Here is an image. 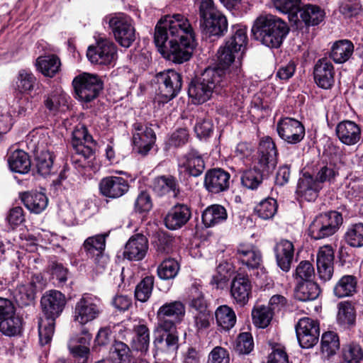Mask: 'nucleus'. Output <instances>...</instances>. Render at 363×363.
<instances>
[{"instance_id": "nucleus-1", "label": "nucleus", "mask_w": 363, "mask_h": 363, "mask_svg": "<svg viewBox=\"0 0 363 363\" xmlns=\"http://www.w3.org/2000/svg\"><path fill=\"white\" fill-rule=\"evenodd\" d=\"M154 41L164 58L177 64L189 60L197 45L191 24L181 14L161 18L155 27Z\"/></svg>"}, {"instance_id": "nucleus-2", "label": "nucleus", "mask_w": 363, "mask_h": 363, "mask_svg": "<svg viewBox=\"0 0 363 363\" xmlns=\"http://www.w3.org/2000/svg\"><path fill=\"white\" fill-rule=\"evenodd\" d=\"M232 35L225 41L217 52L218 67L231 80L242 78L241 58L247 43L246 28L240 26L233 27Z\"/></svg>"}, {"instance_id": "nucleus-3", "label": "nucleus", "mask_w": 363, "mask_h": 363, "mask_svg": "<svg viewBox=\"0 0 363 363\" xmlns=\"http://www.w3.org/2000/svg\"><path fill=\"white\" fill-rule=\"evenodd\" d=\"M231 90L230 83L220 69H206L200 77L191 81L188 95L194 104H202L211 98L213 91L228 95Z\"/></svg>"}, {"instance_id": "nucleus-4", "label": "nucleus", "mask_w": 363, "mask_h": 363, "mask_svg": "<svg viewBox=\"0 0 363 363\" xmlns=\"http://www.w3.org/2000/svg\"><path fill=\"white\" fill-rule=\"evenodd\" d=\"M66 303L65 296L57 290H50L42 296L40 305L45 319L38 323L39 342L42 346L52 340L55 320L61 315Z\"/></svg>"}, {"instance_id": "nucleus-5", "label": "nucleus", "mask_w": 363, "mask_h": 363, "mask_svg": "<svg viewBox=\"0 0 363 363\" xmlns=\"http://www.w3.org/2000/svg\"><path fill=\"white\" fill-rule=\"evenodd\" d=\"M289 31L286 22L270 14L257 18L252 28L254 38L271 48H279Z\"/></svg>"}, {"instance_id": "nucleus-6", "label": "nucleus", "mask_w": 363, "mask_h": 363, "mask_svg": "<svg viewBox=\"0 0 363 363\" xmlns=\"http://www.w3.org/2000/svg\"><path fill=\"white\" fill-rule=\"evenodd\" d=\"M343 223L340 213L330 211L315 217L308 229V235L315 240H323L335 235Z\"/></svg>"}, {"instance_id": "nucleus-7", "label": "nucleus", "mask_w": 363, "mask_h": 363, "mask_svg": "<svg viewBox=\"0 0 363 363\" xmlns=\"http://www.w3.org/2000/svg\"><path fill=\"white\" fill-rule=\"evenodd\" d=\"M74 97L82 102L88 103L98 97L104 84L96 74L83 72L72 80Z\"/></svg>"}, {"instance_id": "nucleus-8", "label": "nucleus", "mask_w": 363, "mask_h": 363, "mask_svg": "<svg viewBox=\"0 0 363 363\" xmlns=\"http://www.w3.org/2000/svg\"><path fill=\"white\" fill-rule=\"evenodd\" d=\"M116 40L123 47L129 48L135 40V29L133 19L118 13L106 17Z\"/></svg>"}, {"instance_id": "nucleus-9", "label": "nucleus", "mask_w": 363, "mask_h": 363, "mask_svg": "<svg viewBox=\"0 0 363 363\" xmlns=\"http://www.w3.org/2000/svg\"><path fill=\"white\" fill-rule=\"evenodd\" d=\"M155 81L157 85V95L163 102L175 97L182 88V77L173 69H167L155 75Z\"/></svg>"}, {"instance_id": "nucleus-10", "label": "nucleus", "mask_w": 363, "mask_h": 363, "mask_svg": "<svg viewBox=\"0 0 363 363\" xmlns=\"http://www.w3.org/2000/svg\"><path fill=\"white\" fill-rule=\"evenodd\" d=\"M154 357L167 356L176 353L179 348V335L177 328H164L157 325V335L153 340Z\"/></svg>"}, {"instance_id": "nucleus-11", "label": "nucleus", "mask_w": 363, "mask_h": 363, "mask_svg": "<svg viewBox=\"0 0 363 363\" xmlns=\"http://www.w3.org/2000/svg\"><path fill=\"white\" fill-rule=\"evenodd\" d=\"M296 337L301 347L311 349L316 345L320 337V323L317 320L304 317L295 325Z\"/></svg>"}, {"instance_id": "nucleus-12", "label": "nucleus", "mask_w": 363, "mask_h": 363, "mask_svg": "<svg viewBox=\"0 0 363 363\" xmlns=\"http://www.w3.org/2000/svg\"><path fill=\"white\" fill-rule=\"evenodd\" d=\"M86 56L92 64L110 65L116 59V46L110 40L101 38L88 48Z\"/></svg>"}, {"instance_id": "nucleus-13", "label": "nucleus", "mask_w": 363, "mask_h": 363, "mask_svg": "<svg viewBox=\"0 0 363 363\" xmlns=\"http://www.w3.org/2000/svg\"><path fill=\"white\" fill-rule=\"evenodd\" d=\"M185 313V306L181 301L165 303L157 312V325L164 328H177V324L182 321Z\"/></svg>"}, {"instance_id": "nucleus-14", "label": "nucleus", "mask_w": 363, "mask_h": 363, "mask_svg": "<svg viewBox=\"0 0 363 363\" xmlns=\"http://www.w3.org/2000/svg\"><path fill=\"white\" fill-rule=\"evenodd\" d=\"M135 133H133V150L142 156H146L156 141L155 131L147 125L136 122L133 125Z\"/></svg>"}, {"instance_id": "nucleus-15", "label": "nucleus", "mask_w": 363, "mask_h": 363, "mask_svg": "<svg viewBox=\"0 0 363 363\" xmlns=\"http://www.w3.org/2000/svg\"><path fill=\"white\" fill-rule=\"evenodd\" d=\"M279 136L289 144L300 143L305 136L303 124L293 118L285 117L281 119L277 125Z\"/></svg>"}, {"instance_id": "nucleus-16", "label": "nucleus", "mask_w": 363, "mask_h": 363, "mask_svg": "<svg viewBox=\"0 0 363 363\" xmlns=\"http://www.w3.org/2000/svg\"><path fill=\"white\" fill-rule=\"evenodd\" d=\"M257 167L267 174L272 172L277 166L278 152L273 140L267 136L263 138L258 150Z\"/></svg>"}, {"instance_id": "nucleus-17", "label": "nucleus", "mask_w": 363, "mask_h": 363, "mask_svg": "<svg viewBox=\"0 0 363 363\" xmlns=\"http://www.w3.org/2000/svg\"><path fill=\"white\" fill-rule=\"evenodd\" d=\"M334 250L331 245L320 247L317 253L316 265L319 279L325 283L333 278L334 274Z\"/></svg>"}, {"instance_id": "nucleus-18", "label": "nucleus", "mask_w": 363, "mask_h": 363, "mask_svg": "<svg viewBox=\"0 0 363 363\" xmlns=\"http://www.w3.org/2000/svg\"><path fill=\"white\" fill-rule=\"evenodd\" d=\"M108 233L98 234L87 238L84 243L83 247L89 257L94 258L96 264L105 267L107 257L104 255L106 248V240Z\"/></svg>"}, {"instance_id": "nucleus-19", "label": "nucleus", "mask_w": 363, "mask_h": 363, "mask_svg": "<svg viewBox=\"0 0 363 363\" xmlns=\"http://www.w3.org/2000/svg\"><path fill=\"white\" fill-rule=\"evenodd\" d=\"M128 182L123 177L109 176L103 178L99 184L100 194L109 199H118L129 190Z\"/></svg>"}, {"instance_id": "nucleus-20", "label": "nucleus", "mask_w": 363, "mask_h": 363, "mask_svg": "<svg viewBox=\"0 0 363 363\" xmlns=\"http://www.w3.org/2000/svg\"><path fill=\"white\" fill-rule=\"evenodd\" d=\"M230 183V173L223 169L215 168L206 172L203 185L208 192L216 194L227 191Z\"/></svg>"}, {"instance_id": "nucleus-21", "label": "nucleus", "mask_w": 363, "mask_h": 363, "mask_svg": "<svg viewBox=\"0 0 363 363\" xmlns=\"http://www.w3.org/2000/svg\"><path fill=\"white\" fill-rule=\"evenodd\" d=\"M191 218V208L186 204L177 203L167 212L164 218L165 227L176 230L184 227Z\"/></svg>"}, {"instance_id": "nucleus-22", "label": "nucleus", "mask_w": 363, "mask_h": 363, "mask_svg": "<svg viewBox=\"0 0 363 363\" xmlns=\"http://www.w3.org/2000/svg\"><path fill=\"white\" fill-rule=\"evenodd\" d=\"M89 142L92 143L93 138L88 133L87 129L84 126L74 129L72 133L71 145L74 154L82 157L84 159V162L91 158L94 154L92 147L85 144Z\"/></svg>"}, {"instance_id": "nucleus-23", "label": "nucleus", "mask_w": 363, "mask_h": 363, "mask_svg": "<svg viewBox=\"0 0 363 363\" xmlns=\"http://www.w3.org/2000/svg\"><path fill=\"white\" fill-rule=\"evenodd\" d=\"M252 283L247 275L236 274L230 284V294L237 304L245 306L252 293Z\"/></svg>"}, {"instance_id": "nucleus-24", "label": "nucleus", "mask_w": 363, "mask_h": 363, "mask_svg": "<svg viewBox=\"0 0 363 363\" xmlns=\"http://www.w3.org/2000/svg\"><path fill=\"white\" fill-rule=\"evenodd\" d=\"M316 84L325 89H330L335 82V69L332 62L327 58L319 59L313 69Z\"/></svg>"}, {"instance_id": "nucleus-25", "label": "nucleus", "mask_w": 363, "mask_h": 363, "mask_svg": "<svg viewBox=\"0 0 363 363\" xmlns=\"http://www.w3.org/2000/svg\"><path fill=\"white\" fill-rule=\"evenodd\" d=\"M100 313L99 306L93 301L91 298L83 296L75 305L74 319L84 325L96 319Z\"/></svg>"}, {"instance_id": "nucleus-26", "label": "nucleus", "mask_w": 363, "mask_h": 363, "mask_svg": "<svg viewBox=\"0 0 363 363\" xmlns=\"http://www.w3.org/2000/svg\"><path fill=\"white\" fill-rule=\"evenodd\" d=\"M148 250L147 238L142 234L132 236L125 244L123 257L130 261H140Z\"/></svg>"}, {"instance_id": "nucleus-27", "label": "nucleus", "mask_w": 363, "mask_h": 363, "mask_svg": "<svg viewBox=\"0 0 363 363\" xmlns=\"http://www.w3.org/2000/svg\"><path fill=\"white\" fill-rule=\"evenodd\" d=\"M277 266L285 272H288L294 259L295 248L292 242L281 240L274 247Z\"/></svg>"}, {"instance_id": "nucleus-28", "label": "nucleus", "mask_w": 363, "mask_h": 363, "mask_svg": "<svg viewBox=\"0 0 363 363\" xmlns=\"http://www.w3.org/2000/svg\"><path fill=\"white\" fill-rule=\"evenodd\" d=\"M323 185L319 184L315 178L309 172H305L299 178L296 193L308 201H315Z\"/></svg>"}, {"instance_id": "nucleus-29", "label": "nucleus", "mask_w": 363, "mask_h": 363, "mask_svg": "<svg viewBox=\"0 0 363 363\" xmlns=\"http://www.w3.org/2000/svg\"><path fill=\"white\" fill-rule=\"evenodd\" d=\"M336 135L344 145L350 146L356 145L361 139V128L353 121H342L335 128Z\"/></svg>"}, {"instance_id": "nucleus-30", "label": "nucleus", "mask_w": 363, "mask_h": 363, "mask_svg": "<svg viewBox=\"0 0 363 363\" xmlns=\"http://www.w3.org/2000/svg\"><path fill=\"white\" fill-rule=\"evenodd\" d=\"M152 187L153 191L160 196L172 194L173 198L177 199L181 193L178 180L170 174L155 177L152 181Z\"/></svg>"}, {"instance_id": "nucleus-31", "label": "nucleus", "mask_w": 363, "mask_h": 363, "mask_svg": "<svg viewBox=\"0 0 363 363\" xmlns=\"http://www.w3.org/2000/svg\"><path fill=\"white\" fill-rule=\"evenodd\" d=\"M236 256L242 264L249 269H258L262 262L261 252L251 245L240 244L237 247Z\"/></svg>"}, {"instance_id": "nucleus-32", "label": "nucleus", "mask_w": 363, "mask_h": 363, "mask_svg": "<svg viewBox=\"0 0 363 363\" xmlns=\"http://www.w3.org/2000/svg\"><path fill=\"white\" fill-rule=\"evenodd\" d=\"M92 338L88 330H83L79 335L70 339L69 350L76 357L83 359L82 363H85L90 353L89 345Z\"/></svg>"}, {"instance_id": "nucleus-33", "label": "nucleus", "mask_w": 363, "mask_h": 363, "mask_svg": "<svg viewBox=\"0 0 363 363\" xmlns=\"http://www.w3.org/2000/svg\"><path fill=\"white\" fill-rule=\"evenodd\" d=\"M203 32L210 36L221 37L228 30V21L221 13L200 23Z\"/></svg>"}, {"instance_id": "nucleus-34", "label": "nucleus", "mask_w": 363, "mask_h": 363, "mask_svg": "<svg viewBox=\"0 0 363 363\" xmlns=\"http://www.w3.org/2000/svg\"><path fill=\"white\" fill-rule=\"evenodd\" d=\"M134 334L132 340V347L134 350L146 354L149 351L150 333L145 324H137L133 327Z\"/></svg>"}, {"instance_id": "nucleus-35", "label": "nucleus", "mask_w": 363, "mask_h": 363, "mask_svg": "<svg viewBox=\"0 0 363 363\" xmlns=\"http://www.w3.org/2000/svg\"><path fill=\"white\" fill-rule=\"evenodd\" d=\"M302 21L307 26H314L321 23L325 13L319 6L314 4H304L298 9Z\"/></svg>"}, {"instance_id": "nucleus-36", "label": "nucleus", "mask_w": 363, "mask_h": 363, "mask_svg": "<svg viewBox=\"0 0 363 363\" xmlns=\"http://www.w3.org/2000/svg\"><path fill=\"white\" fill-rule=\"evenodd\" d=\"M357 291V279L354 275H343L333 287V295L338 298L352 296Z\"/></svg>"}, {"instance_id": "nucleus-37", "label": "nucleus", "mask_w": 363, "mask_h": 363, "mask_svg": "<svg viewBox=\"0 0 363 363\" xmlns=\"http://www.w3.org/2000/svg\"><path fill=\"white\" fill-rule=\"evenodd\" d=\"M182 166L185 168L189 175L195 177L200 176L205 169L204 161L196 150H191L184 155Z\"/></svg>"}, {"instance_id": "nucleus-38", "label": "nucleus", "mask_w": 363, "mask_h": 363, "mask_svg": "<svg viewBox=\"0 0 363 363\" xmlns=\"http://www.w3.org/2000/svg\"><path fill=\"white\" fill-rule=\"evenodd\" d=\"M21 199L24 206L30 212L37 214L44 211L48 203L47 196L37 191L24 192L21 194Z\"/></svg>"}, {"instance_id": "nucleus-39", "label": "nucleus", "mask_w": 363, "mask_h": 363, "mask_svg": "<svg viewBox=\"0 0 363 363\" xmlns=\"http://www.w3.org/2000/svg\"><path fill=\"white\" fill-rule=\"evenodd\" d=\"M8 164L12 172L26 174L30 170L31 162L27 152L21 150L13 152L8 158Z\"/></svg>"}, {"instance_id": "nucleus-40", "label": "nucleus", "mask_w": 363, "mask_h": 363, "mask_svg": "<svg viewBox=\"0 0 363 363\" xmlns=\"http://www.w3.org/2000/svg\"><path fill=\"white\" fill-rule=\"evenodd\" d=\"M225 208L221 205L214 204L206 208L202 213V221L206 227H212L227 219Z\"/></svg>"}, {"instance_id": "nucleus-41", "label": "nucleus", "mask_w": 363, "mask_h": 363, "mask_svg": "<svg viewBox=\"0 0 363 363\" xmlns=\"http://www.w3.org/2000/svg\"><path fill=\"white\" fill-rule=\"evenodd\" d=\"M320 294L318 284L314 281H300L295 288V298L301 301L316 299Z\"/></svg>"}, {"instance_id": "nucleus-42", "label": "nucleus", "mask_w": 363, "mask_h": 363, "mask_svg": "<svg viewBox=\"0 0 363 363\" xmlns=\"http://www.w3.org/2000/svg\"><path fill=\"white\" fill-rule=\"evenodd\" d=\"M133 358V352L125 342L115 340L109 350L108 359L116 363H130Z\"/></svg>"}, {"instance_id": "nucleus-43", "label": "nucleus", "mask_w": 363, "mask_h": 363, "mask_svg": "<svg viewBox=\"0 0 363 363\" xmlns=\"http://www.w3.org/2000/svg\"><path fill=\"white\" fill-rule=\"evenodd\" d=\"M354 52V45L348 40H341L334 43L330 57L335 63H343L347 61Z\"/></svg>"}, {"instance_id": "nucleus-44", "label": "nucleus", "mask_w": 363, "mask_h": 363, "mask_svg": "<svg viewBox=\"0 0 363 363\" xmlns=\"http://www.w3.org/2000/svg\"><path fill=\"white\" fill-rule=\"evenodd\" d=\"M337 323L344 328L353 327L356 323V311L350 301H341L337 305Z\"/></svg>"}, {"instance_id": "nucleus-45", "label": "nucleus", "mask_w": 363, "mask_h": 363, "mask_svg": "<svg viewBox=\"0 0 363 363\" xmlns=\"http://www.w3.org/2000/svg\"><path fill=\"white\" fill-rule=\"evenodd\" d=\"M35 65L44 76L54 77L60 70L61 62L59 57L55 55L39 57Z\"/></svg>"}, {"instance_id": "nucleus-46", "label": "nucleus", "mask_w": 363, "mask_h": 363, "mask_svg": "<svg viewBox=\"0 0 363 363\" xmlns=\"http://www.w3.org/2000/svg\"><path fill=\"white\" fill-rule=\"evenodd\" d=\"M68 99L69 97L66 94L55 92L47 96L44 101V104L50 111L65 113L70 111Z\"/></svg>"}, {"instance_id": "nucleus-47", "label": "nucleus", "mask_w": 363, "mask_h": 363, "mask_svg": "<svg viewBox=\"0 0 363 363\" xmlns=\"http://www.w3.org/2000/svg\"><path fill=\"white\" fill-rule=\"evenodd\" d=\"M321 352L328 358L334 356L340 349V339L333 331L323 333L320 339Z\"/></svg>"}, {"instance_id": "nucleus-48", "label": "nucleus", "mask_w": 363, "mask_h": 363, "mask_svg": "<svg viewBox=\"0 0 363 363\" xmlns=\"http://www.w3.org/2000/svg\"><path fill=\"white\" fill-rule=\"evenodd\" d=\"M218 325L225 330H229L236 323V315L234 311L226 305L220 306L215 312Z\"/></svg>"}, {"instance_id": "nucleus-49", "label": "nucleus", "mask_w": 363, "mask_h": 363, "mask_svg": "<svg viewBox=\"0 0 363 363\" xmlns=\"http://www.w3.org/2000/svg\"><path fill=\"white\" fill-rule=\"evenodd\" d=\"M343 238L345 242L352 247H363V223L350 225L345 230Z\"/></svg>"}, {"instance_id": "nucleus-50", "label": "nucleus", "mask_w": 363, "mask_h": 363, "mask_svg": "<svg viewBox=\"0 0 363 363\" xmlns=\"http://www.w3.org/2000/svg\"><path fill=\"white\" fill-rule=\"evenodd\" d=\"M338 174V170L334 164L321 163L317 167L315 178L319 184L323 185V183H333Z\"/></svg>"}, {"instance_id": "nucleus-51", "label": "nucleus", "mask_w": 363, "mask_h": 363, "mask_svg": "<svg viewBox=\"0 0 363 363\" xmlns=\"http://www.w3.org/2000/svg\"><path fill=\"white\" fill-rule=\"evenodd\" d=\"M264 172L257 167L247 169L241 176V184L248 189H257L262 184Z\"/></svg>"}, {"instance_id": "nucleus-52", "label": "nucleus", "mask_w": 363, "mask_h": 363, "mask_svg": "<svg viewBox=\"0 0 363 363\" xmlns=\"http://www.w3.org/2000/svg\"><path fill=\"white\" fill-rule=\"evenodd\" d=\"M22 325L21 318L13 313L0 319V331L6 336H15L21 333Z\"/></svg>"}, {"instance_id": "nucleus-53", "label": "nucleus", "mask_w": 363, "mask_h": 363, "mask_svg": "<svg viewBox=\"0 0 363 363\" xmlns=\"http://www.w3.org/2000/svg\"><path fill=\"white\" fill-rule=\"evenodd\" d=\"M35 286L33 284L18 286L14 294L16 302L20 307L30 306L34 303Z\"/></svg>"}, {"instance_id": "nucleus-54", "label": "nucleus", "mask_w": 363, "mask_h": 363, "mask_svg": "<svg viewBox=\"0 0 363 363\" xmlns=\"http://www.w3.org/2000/svg\"><path fill=\"white\" fill-rule=\"evenodd\" d=\"M342 357L345 363H363V348L357 342H350L343 346Z\"/></svg>"}, {"instance_id": "nucleus-55", "label": "nucleus", "mask_w": 363, "mask_h": 363, "mask_svg": "<svg viewBox=\"0 0 363 363\" xmlns=\"http://www.w3.org/2000/svg\"><path fill=\"white\" fill-rule=\"evenodd\" d=\"M174 237L167 232L157 233L152 241L157 255H167L172 251Z\"/></svg>"}, {"instance_id": "nucleus-56", "label": "nucleus", "mask_w": 363, "mask_h": 363, "mask_svg": "<svg viewBox=\"0 0 363 363\" xmlns=\"http://www.w3.org/2000/svg\"><path fill=\"white\" fill-rule=\"evenodd\" d=\"M154 281L153 276H147L137 284L134 295L138 301L145 303L150 298L154 287Z\"/></svg>"}, {"instance_id": "nucleus-57", "label": "nucleus", "mask_w": 363, "mask_h": 363, "mask_svg": "<svg viewBox=\"0 0 363 363\" xmlns=\"http://www.w3.org/2000/svg\"><path fill=\"white\" fill-rule=\"evenodd\" d=\"M36 78L33 74L25 69L18 72L16 81V89L20 93H29L35 85Z\"/></svg>"}, {"instance_id": "nucleus-58", "label": "nucleus", "mask_w": 363, "mask_h": 363, "mask_svg": "<svg viewBox=\"0 0 363 363\" xmlns=\"http://www.w3.org/2000/svg\"><path fill=\"white\" fill-rule=\"evenodd\" d=\"M278 204L277 201L271 197L267 198L257 204L255 211L258 216L264 220L273 218L277 211Z\"/></svg>"}, {"instance_id": "nucleus-59", "label": "nucleus", "mask_w": 363, "mask_h": 363, "mask_svg": "<svg viewBox=\"0 0 363 363\" xmlns=\"http://www.w3.org/2000/svg\"><path fill=\"white\" fill-rule=\"evenodd\" d=\"M52 279L58 287L63 286L67 281L68 269L55 260H50L48 264Z\"/></svg>"}, {"instance_id": "nucleus-60", "label": "nucleus", "mask_w": 363, "mask_h": 363, "mask_svg": "<svg viewBox=\"0 0 363 363\" xmlns=\"http://www.w3.org/2000/svg\"><path fill=\"white\" fill-rule=\"evenodd\" d=\"M179 270V263L174 259L164 260L157 267V274L162 279H174Z\"/></svg>"}, {"instance_id": "nucleus-61", "label": "nucleus", "mask_w": 363, "mask_h": 363, "mask_svg": "<svg viewBox=\"0 0 363 363\" xmlns=\"http://www.w3.org/2000/svg\"><path fill=\"white\" fill-rule=\"evenodd\" d=\"M189 306L194 308L197 312L208 311L207 301L199 286L194 285L191 286L189 294Z\"/></svg>"}, {"instance_id": "nucleus-62", "label": "nucleus", "mask_w": 363, "mask_h": 363, "mask_svg": "<svg viewBox=\"0 0 363 363\" xmlns=\"http://www.w3.org/2000/svg\"><path fill=\"white\" fill-rule=\"evenodd\" d=\"M37 172L41 176L46 177L51 173L53 165V156L48 152H41L35 158Z\"/></svg>"}, {"instance_id": "nucleus-63", "label": "nucleus", "mask_w": 363, "mask_h": 363, "mask_svg": "<svg viewBox=\"0 0 363 363\" xmlns=\"http://www.w3.org/2000/svg\"><path fill=\"white\" fill-rule=\"evenodd\" d=\"M254 348V342L251 333H241L238 336L234 349L238 354H248Z\"/></svg>"}, {"instance_id": "nucleus-64", "label": "nucleus", "mask_w": 363, "mask_h": 363, "mask_svg": "<svg viewBox=\"0 0 363 363\" xmlns=\"http://www.w3.org/2000/svg\"><path fill=\"white\" fill-rule=\"evenodd\" d=\"M253 323L255 325L264 328L270 323L273 313L266 306H260L254 309L252 312Z\"/></svg>"}]
</instances>
